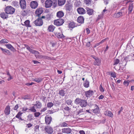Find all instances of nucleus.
<instances>
[{
    "mask_svg": "<svg viewBox=\"0 0 134 134\" xmlns=\"http://www.w3.org/2000/svg\"><path fill=\"white\" fill-rule=\"evenodd\" d=\"M111 76L114 77H116V74H115V72H112L111 73Z\"/></svg>",
    "mask_w": 134,
    "mask_h": 134,
    "instance_id": "nucleus-55",
    "label": "nucleus"
},
{
    "mask_svg": "<svg viewBox=\"0 0 134 134\" xmlns=\"http://www.w3.org/2000/svg\"><path fill=\"white\" fill-rule=\"evenodd\" d=\"M34 83L32 82L31 83H26V85L27 86H30L32 85Z\"/></svg>",
    "mask_w": 134,
    "mask_h": 134,
    "instance_id": "nucleus-57",
    "label": "nucleus"
},
{
    "mask_svg": "<svg viewBox=\"0 0 134 134\" xmlns=\"http://www.w3.org/2000/svg\"><path fill=\"white\" fill-rule=\"evenodd\" d=\"M53 2L51 0H47L45 3V7L47 8L51 7L52 4Z\"/></svg>",
    "mask_w": 134,
    "mask_h": 134,
    "instance_id": "nucleus-11",
    "label": "nucleus"
},
{
    "mask_svg": "<svg viewBox=\"0 0 134 134\" xmlns=\"http://www.w3.org/2000/svg\"><path fill=\"white\" fill-rule=\"evenodd\" d=\"M32 62L34 63V64H38L40 63V62L36 60H32Z\"/></svg>",
    "mask_w": 134,
    "mask_h": 134,
    "instance_id": "nucleus-58",
    "label": "nucleus"
},
{
    "mask_svg": "<svg viewBox=\"0 0 134 134\" xmlns=\"http://www.w3.org/2000/svg\"><path fill=\"white\" fill-rule=\"evenodd\" d=\"M62 132L64 133L69 134L71 132V130L69 128H64L62 129Z\"/></svg>",
    "mask_w": 134,
    "mask_h": 134,
    "instance_id": "nucleus-16",
    "label": "nucleus"
},
{
    "mask_svg": "<svg viewBox=\"0 0 134 134\" xmlns=\"http://www.w3.org/2000/svg\"><path fill=\"white\" fill-rule=\"evenodd\" d=\"M66 93L65 91L63 90H59V95L62 96H65Z\"/></svg>",
    "mask_w": 134,
    "mask_h": 134,
    "instance_id": "nucleus-31",
    "label": "nucleus"
},
{
    "mask_svg": "<svg viewBox=\"0 0 134 134\" xmlns=\"http://www.w3.org/2000/svg\"><path fill=\"white\" fill-rule=\"evenodd\" d=\"M115 84L114 83H112L111 87L112 90L114 91L115 90Z\"/></svg>",
    "mask_w": 134,
    "mask_h": 134,
    "instance_id": "nucleus-53",
    "label": "nucleus"
},
{
    "mask_svg": "<svg viewBox=\"0 0 134 134\" xmlns=\"http://www.w3.org/2000/svg\"><path fill=\"white\" fill-rule=\"evenodd\" d=\"M79 133L80 134H85V131L83 130L80 131Z\"/></svg>",
    "mask_w": 134,
    "mask_h": 134,
    "instance_id": "nucleus-62",
    "label": "nucleus"
},
{
    "mask_svg": "<svg viewBox=\"0 0 134 134\" xmlns=\"http://www.w3.org/2000/svg\"><path fill=\"white\" fill-rule=\"evenodd\" d=\"M130 82V81L129 80L127 81L125 80L123 82V84L126 86H127L129 84Z\"/></svg>",
    "mask_w": 134,
    "mask_h": 134,
    "instance_id": "nucleus-43",
    "label": "nucleus"
},
{
    "mask_svg": "<svg viewBox=\"0 0 134 134\" xmlns=\"http://www.w3.org/2000/svg\"><path fill=\"white\" fill-rule=\"evenodd\" d=\"M30 6L32 9H35L37 7L38 4L36 1H32L30 2Z\"/></svg>",
    "mask_w": 134,
    "mask_h": 134,
    "instance_id": "nucleus-9",
    "label": "nucleus"
},
{
    "mask_svg": "<svg viewBox=\"0 0 134 134\" xmlns=\"http://www.w3.org/2000/svg\"><path fill=\"white\" fill-rule=\"evenodd\" d=\"M24 25L26 27H31V26L30 25V21L29 20H27L24 22Z\"/></svg>",
    "mask_w": 134,
    "mask_h": 134,
    "instance_id": "nucleus-35",
    "label": "nucleus"
},
{
    "mask_svg": "<svg viewBox=\"0 0 134 134\" xmlns=\"http://www.w3.org/2000/svg\"><path fill=\"white\" fill-rule=\"evenodd\" d=\"M10 107L9 105L7 106L4 110V112L5 114L6 115H9L10 112Z\"/></svg>",
    "mask_w": 134,
    "mask_h": 134,
    "instance_id": "nucleus-17",
    "label": "nucleus"
},
{
    "mask_svg": "<svg viewBox=\"0 0 134 134\" xmlns=\"http://www.w3.org/2000/svg\"><path fill=\"white\" fill-rule=\"evenodd\" d=\"M19 108L18 104L16 105L14 108V109L15 110H16Z\"/></svg>",
    "mask_w": 134,
    "mask_h": 134,
    "instance_id": "nucleus-59",
    "label": "nucleus"
},
{
    "mask_svg": "<svg viewBox=\"0 0 134 134\" xmlns=\"http://www.w3.org/2000/svg\"><path fill=\"white\" fill-rule=\"evenodd\" d=\"M34 23L36 26H40L43 25V22L41 18H38L34 21Z\"/></svg>",
    "mask_w": 134,
    "mask_h": 134,
    "instance_id": "nucleus-5",
    "label": "nucleus"
},
{
    "mask_svg": "<svg viewBox=\"0 0 134 134\" xmlns=\"http://www.w3.org/2000/svg\"><path fill=\"white\" fill-rule=\"evenodd\" d=\"M6 13L4 12L1 13L0 14L1 17L2 18L4 19H7L8 18V16Z\"/></svg>",
    "mask_w": 134,
    "mask_h": 134,
    "instance_id": "nucleus-28",
    "label": "nucleus"
},
{
    "mask_svg": "<svg viewBox=\"0 0 134 134\" xmlns=\"http://www.w3.org/2000/svg\"><path fill=\"white\" fill-rule=\"evenodd\" d=\"M86 9L87 10V13L89 15H91L93 14L94 10L92 9H90L88 7H87Z\"/></svg>",
    "mask_w": 134,
    "mask_h": 134,
    "instance_id": "nucleus-23",
    "label": "nucleus"
},
{
    "mask_svg": "<svg viewBox=\"0 0 134 134\" xmlns=\"http://www.w3.org/2000/svg\"><path fill=\"white\" fill-rule=\"evenodd\" d=\"M19 3L21 9H24L26 8V4L25 0H20Z\"/></svg>",
    "mask_w": 134,
    "mask_h": 134,
    "instance_id": "nucleus-8",
    "label": "nucleus"
},
{
    "mask_svg": "<svg viewBox=\"0 0 134 134\" xmlns=\"http://www.w3.org/2000/svg\"><path fill=\"white\" fill-rule=\"evenodd\" d=\"M40 113L38 112H36L34 113V116L35 117H38L40 115Z\"/></svg>",
    "mask_w": 134,
    "mask_h": 134,
    "instance_id": "nucleus-52",
    "label": "nucleus"
},
{
    "mask_svg": "<svg viewBox=\"0 0 134 134\" xmlns=\"http://www.w3.org/2000/svg\"><path fill=\"white\" fill-rule=\"evenodd\" d=\"M99 89L101 92H103L104 91V90L102 87L101 84L100 85L99 87Z\"/></svg>",
    "mask_w": 134,
    "mask_h": 134,
    "instance_id": "nucleus-51",
    "label": "nucleus"
},
{
    "mask_svg": "<svg viewBox=\"0 0 134 134\" xmlns=\"http://www.w3.org/2000/svg\"><path fill=\"white\" fill-rule=\"evenodd\" d=\"M66 10V11L70 12L72 8V5L70 3H68L65 5Z\"/></svg>",
    "mask_w": 134,
    "mask_h": 134,
    "instance_id": "nucleus-20",
    "label": "nucleus"
},
{
    "mask_svg": "<svg viewBox=\"0 0 134 134\" xmlns=\"http://www.w3.org/2000/svg\"><path fill=\"white\" fill-rule=\"evenodd\" d=\"M53 105V103L52 102H49L47 104V106L48 108H51Z\"/></svg>",
    "mask_w": 134,
    "mask_h": 134,
    "instance_id": "nucleus-48",
    "label": "nucleus"
},
{
    "mask_svg": "<svg viewBox=\"0 0 134 134\" xmlns=\"http://www.w3.org/2000/svg\"><path fill=\"white\" fill-rule=\"evenodd\" d=\"M4 11L7 14H12L14 13L15 9L12 6H8L5 8Z\"/></svg>",
    "mask_w": 134,
    "mask_h": 134,
    "instance_id": "nucleus-2",
    "label": "nucleus"
},
{
    "mask_svg": "<svg viewBox=\"0 0 134 134\" xmlns=\"http://www.w3.org/2000/svg\"><path fill=\"white\" fill-rule=\"evenodd\" d=\"M65 0H58V5L59 6H61L64 5L65 2Z\"/></svg>",
    "mask_w": 134,
    "mask_h": 134,
    "instance_id": "nucleus-27",
    "label": "nucleus"
},
{
    "mask_svg": "<svg viewBox=\"0 0 134 134\" xmlns=\"http://www.w3.org/2000/svg\"><path fill=\"white\" fill-rule=\"evenodd\" d=\"M72 102V101L70 99L67 100L65 102L68 105H71Z\"/></svg>",
    "mask_w": 134,
    "mask_h": 134,
    "instance_id": "nucleus-47",
    "label": "nucleus"
},
{
    "mask_svg": "<svg viewBox=\"0 0 134 134\" xmlns=\"http://www.w3.org/2000/svg\"><path fill=\"white\" fill-rule=\"evenodd\" d=\"M91 46V43L90 42H89L86 43V46L87 47H89Z\"/></svg>",
    "mask_w": 134,
    "mask_h": 134,
    "instance_id": "nucleus-60",
    "label": "nucleus"
},
{
    "mask_svg": "<svg viewBox=\"0 0 134 134\" xmlns=\"http://www.w3.org/2000/svg\"><path fill=\"white\" fill-rule=\"evenodd\" d=\"M75 24L74 22H71L69 24V28H73L75 27Z\"/></svg>",
    "mask_w": 134,
    "mask_h": 134,
    "instance_id": "nucleus-44",
    "label": "nucleus"
},
{
    "mask_svg": "<svg viewBox=\"0 0 134 134\" xmlns=\"http://www.w3.org/2000/svg\"><path fill=\"white\" fill-rule=\"evenodd\" d=\"M107 10L105 9V8L103 10V12H102V15L104 14H106L107 13Z\"/></svg>",
    "mask_w": 134,
    "mask_h": 134,
    "instance_id": "nucleus-56",
    "label": "nucleus"
},
{
    "mask_svg": "<svg viewBox=\"0 0 134 134\" xmlns=\"http://www.w3.org/2000/svg\"><path fill=\"white\" fill-rule=\"evenodd\" d=\"M123 108L122 107H121L120 109V110L118 111V114H120L121 112L123 110Z\"/></svg>",
    "mask_w": 134,
    "mask_h": 134,
    "instance_id": "nucleus-63",
    "label": "nucleus"
},
{
    "mask_svg": "<svg viewBox=\"0 0 134 134\" xmlns=\"http://www.w3.org/2000/svg\"><path fill=\"white\" fill-rule=\"evenodd\" d=\"M5 46L7 48L12 51L14 52L16 51L15 48L10 44H5Z\"/></svg>",
    "mask_w": 134,
    "mask_h": 134,
    "instance_id": "nucleus-21",
    "label": "nucleus"
},
{
    "mask_svg": "<svg viewBox=\"0 0 134 134\" xmlns=\"http://www.w3.org/2000/svg\"><path fill=\"white\" fill-rule=\"evenodd\" d=\"M94 109L92 110L93 112L96 114H98L100 112V110L98 106L96 104L94 105Z\"/></svg>",
    "mask_w": 134,
    "mask_h": 134,
    "instance_id": "nucleus-13",
    "label": "nucleus"
},
{
    "mask_svg": "<svg viewBox=\"0 0 134 134\" xmlns=\"http://www.w3.org/2000/svg\"><path fill=\"white\" fill-rule=\"evenodd\" d=\"M83 86L86 88H88L89 86V82L87 79L83 83Z\"/></svg>",
    "mask_w": 134,
    "mask_h": 134,
    "instance_id": "nucleus-32",
    "label": "nucleus"
},
{
    "mask_svg": "<svg viewBox=\"0 0 134 134\" xmlns=\"http://www.w3.org/2000/svg\"><path fill=\"white\" fill-rule=\"evenodd\" d=\"M42 79L41 78L39 77L34 79L33 81H35L37 83H39L40 82L42 81Z\"/></svg>",
    "mask_w": 134,
    "mask_h": 134,
    "instance_id": "nucleus-36",
    "label": "nucleus"
},
{
    "mask_svg": "<svg viewBox=\"0 0 134 134\" xmlns=\"http://www.w3.org/2000/svg\"><path fill=\"white\" fill-rule=\"evenodd\" d=\"M124 9L125 8L124 7L121 8L120 12L115 13L113 15V16L116 18H118L122 16L124 14Z\"/></svg>",
    "mask_w": 134,
    "mask_h": 134,
    "instance_id": "nucleus-4",
    "label": "nucleus"
},
{
    "mask_svg": "<svg viewBox=\"0 0 134 134\" xmlns=\"http://www.w3.org/2000/svg\"><path fill=\"white\" fill-rule=\"evenodd\" d=\"M133 4L132 2H130L129 4V14H130L133 10Z\"/></svg>",
    "mask_w": 134,
    "mask_h": 134,
    "instance_id": "nucleus-18",
    "label": "nucleus"
},
{
    "mask_svg": "<svg viewBox=\"0 0 134 134\" xmlns=\"http://www.w3.org/2000/svg\"><path fill=\"white\" fill-rule=\"evenodd\" d=\"M47 110V108H43V109H42L41 110V112H44V111H45L46 110Z\"/></svg>",
    "mask_w": 134,
    "mask_h": 134,
    "instance_id": "nucleus-64",
    "label": "nucleus"
},
{
    "mask_svg": "<svg viewBox=\"0 0 134 134\" xmlns=\"http://www.w3.org/2000/svg\"><path fill=\"white\" fill-rule=\"evenodd\" d=\"M60 126L62 127H65L68 126V124L65 122H63L60 124Z\"/></svg>",
    "mask_w": 134,
    "mask_h": 134,
    "instance_id": "nucleus-45",
    "label": "nucleus"
},
{
    "mask_svg": "<svg viewBox=\"0 0 134 134\" xmlns=\"http://www.w3.org/2000/svg\"><path fill=\"white\" fill-rule=\"evenodd\" d=\"M93 93V91L90 90L85 92V95L87 97H90L92 96Z\"/></svg>",
    "mask_w": 134,
    "mask_h": 134,
    "instance_id": "nucleus-14",
    "label": "nucleus"
},
{
    "mask_svg": "<svg viewBox=\"0 0 134 134\" xmlns=\"http://www.w3.org/2000/svg\"><path fill=\"white\" fill-rule=\"evenodd\" d=\"M84 19L83 17L80 16L78 17L77 19V22L80 23H82L84 22Z\"/></svg>",
    "mask_w": 134,
    "mask_h": 134,
    "instance_id": "nucleus-26",
    "label": "nucleus"
},
{
    "mask_svg": "<svg viewBox=\"0 0 134 134\" xmlns=\"http://www.w3.org/2000/svg\"><path fill=\"white\" fill-rule=\"evenodd\" d=\"M104 114L105 115L108 116L109 117L111 118L113 117V114L111 111L108 110L105 111L104 113Z\"/></svg>",
    "mask_w": 134,
    "mask_h": 134,
    "instance_id": "nucleus-22",
    "label": "nucleus"
},
{
    "mask_svg": "<svg viewBox=\"0 0 134 134\" xmlns=\"http://www.w3.org/2000/svg\"><path fill=\"white\" fill-rule=\"evenodd\" d=\"M53 5L55 7H56L57 5V0H54V1Z\"/></svg>",
    "mask_w": 134,
    "mask_h": 134,
    "instance_id": "nucleus-50",
    "label": "nucleus"
},
{
    "mask_svg": "<svg viewBox=\"0 0 134 134\" xmlns=\"http://www.w3.org/2000/svg\"><path fill=\"white\" fill-rule=\"evenodd\" d=\"M12 5L14 7H18L19 6V3L18 2L16 1H14L12 2Z\"/></svg>",
    "mask_w": 134,
    "mask_h": 134,
    "instance_id": "nucleus-39",
    "label": "nucleus"
},
{
    "mask_svg": "<svg viewBox=\"0 0 134 134\" xmlns=\"http://www.w3.org/2000/svg\"><path fill=\"white\" fill-rule=\"evenodd\" d=\"M75 104H79L82 107H86L87 104V101L85 99H82L79 98H77L74 101Z\"/></svg>",
    "mask_w": 134,
    "mask_h": 134,
    "instance_id": "nucleus-1",
    "label": "nucleus"
},
{
    "mask_svg": "<svg viewBox=\"0 0 134 134\" xmlns=\"http://www.w3.org/2000/svg\"><path fill=\"white\" fill-rule=\"evenodd\" d=\"M36 104H34V105L37 108H40L42 106L41 103L39 101H36Z\"/></svg>",
    "mask_w": 134,
    "mask_h": 134,
    "instance_id": "nucleus-30",
    "label": "nucleus"
},
{
    "mask_svg": "<svg viewBox=\"0 0 134 134\" xmlns=\"http://www.w3.org/2000/svg\"><path fill=\"white\" fill-rule=\"evenodd\" d=\"M120 62L119 60L118 59H115L114 60L113 65H115L118 64Z\"/></svg>",
    "mask_w": 134,
    "mask_h": 134,
    "instance_id": "nucleus-46",
    "label": "nucleus"
},
{
    "mask_svg": "<svg viewBox=\"0 0 134 134\" xmlns=\"http://www.w3.org/2000/svg\"><path fill=\"white\" fill-rule=\"evenodd\" d=\"M55 28V27L53 25H51L49 26L48 30L49 32H53Z\"/></svg>",
    "mask_w": 134,
    "mask_h": 134,
    "instance_id": "nucleus-34",
    "label": "nucleus"
},
{
    "mask_svg": "<svg viewBox=\"0 0 134 134\" xmlns=\"http://www.w3.org/2000/svg\"><path fill=\"white\" fill-rule=\"evenodd\" d=\"M50 57L46 55H41L40 59H49Z\"/></svg>",
    "mask_w": 134,
    "mask_h": 134,
    "instance_id": "nucleus-42",
    "label": "nucleus"
},
{
    "mask_svg": "<svg viewBox=\"0 0 134 134\" xmlns=\"http://www.w3.org/2000/svg\"><path fill=\"white\" fill-rule=\"evenodd\" d=\"M28 109V108L26 107H23L22 109V112H24L26 111Z\"/></svg>",
    "mask_w": 134,
    "mask_h": 134,
    "instance_id": "nucleus-54",
    "label": "nucleus"
},
{
    "mask_svg": "<svg viewBox=\"0 0 134 134\" xmlns=\"http://www.w3.org/2000/svg\"><path fill=\"white\" fill-rule=\"evenodd\" d=\"M9 41L5 39H2L0 41V43L1 44L7 43Z\"/></svg>",
    "mask_w": 134,
    "mask_h": 134,
    "instance_id": "nucleus-37",
    "label": "nucleus"
},
{
    "mask_svg": "<svg viewBox=\"0 0 134 134\" xmlns=\"http://www.w3.org/2000/svg\"><path fill=\"white\" fill-rule=\"evenodd\" d=\"M64 20L62 19H59L55 20L54 21V24L57 26H60L62 25L64 23Z\"/></svg>",
    "mask_w": 134,
    "mask_h": 134,
    "instance_id": "nucleus-6",
    "label": "nucleus"
},
{
    "mask_svg": "<svg viewBox=\"0 0 134 134\" xmlns=\"http://www.w3.org/2000/svg\"><path fill=\"white\" fill-rule=\"evenodd\" d=\"M39 52L38 51H35V53H34V54H35V56L36 58L40 59V56L41 55H39Z\"/></svg>",
    "mask_w": 134,
    "mask_h": 134,
    "instance_id": "nucleus-38",
    "label": "nucleus"
},
{
    "mask_svg": "<svg viewBox=\"0 0 134 134\" xmlns=\"http://www.w3.org/2000/svg\"><path fill=\"white\" fill-rule=\"evenodd\" d=\"M101 62V61L97 57L95 59L94 62V65L97 66H99Z\"/></svg>",
    "mask_w": 134,
    "mask_h": 134,
    "instance_id": "nucleus-25",
    "label": "nucleus"
},
{
    "mask_svg": "<svg viewBox=\"0 0 134 134\" xmlns=\"http://www.w3.org/2000/svg\"><path fill=\"white\" fill-rule=\"evenodd\" d=\"M39 126L38 125H36L34 128V130L36 132H38L39 131Z\"/></svg>",
    "mask_w": 134,
    "mask_h": 134,
    "instance_id": "nucleus-49",
    "label": "nucleus"
},
{
    "mask_svg": "<svg viewBox=\"0 0 134 134\" xmlns=\"http://www.w3.org/2000/svg\"><path fill=\"white\" fill-rule=\"evenodd\" d=\"M43 12V8H39L37 9L35 11V13L37 16H39Z\"/></svg>",
    "mask_w": 134,
    "mask_h": 134,
    "instance_id": "nucleus-10",
    "label": "nucleus"
},
{
    "mask_svg": "<svg viewBox=\"0 0 134 134\" xmlns=\"http://www.w3.org/2000/svg\"><path fill=\"white\" fill-rule=\"evenodd\" d=\"M33 105V106L30 107V108L29 109V110L32 112H35L36 111V110L35 109V106H34V104H32V105Z\"/></svg>",
    "mask_w": 134,
    "mask_h": 134,
    "instance_id": "nucleus-33",
    "label": "nucleus"
},
{
    "mask_svg": "<svg viewBox=\"0 0 134 134\" xmlns=\"http://www.w3.org/2000/svg\"><path fill=\"white\" fill-rule=\"evenodd\" d=\"M84 3L87 5H90L92 3V0H84Z\"/></svg>",
    "mask_w": 134,
    "mask_h": 134,
    "instance_id": "nucleus-40",
    "label": "nucleus"
},
{
    "mask_svg": "<svg viewBox=\"0 0 134 134\" xmlns=\"http://www.w3.org/2000/svg\"><path fill=\"white\" fill-rule=\"evenodd\" d=\"M44 130L46 133L49 134H51L53 132V129L52 127L49 126L45 127Z\"/></svg>",
    "mask_w": 134,
    "mask_h": 134,
    "instance_id": "nucleus-7",
    "label": "nucleus"
},
{
    "mask_svg": "<svg viewBox=\"0 0 134 134\" xmlns=\"http://www.w3.org/2000/svg\"><path fill=\"white\" fill-rule=\"evenodd\" d=\"M54 33L55 35L58 38H64L65 36L63 35L62 32V30L61 28H59L57 31H55Z\"/></svg>",
    "mask_w": 134,
    "mask_h": 134,
    "instance_id": "nucleus-3",
    "label": "nucleus"
},
{
    "mask_svg": "<svg viewBox=\"0 0 134 134\" xmlns=\"http://www.w3.org/2000/svg\"><path fill=\"white\" fill-rule=\"evenodd\" d=\"M0 48L4 54L8 55H10L11 54V53L9 50L6 49H4L2 47H0Z\"/></svg>",
    "mask_w": 134,
    "mask_h": 134,
    "instance_id": "nucleus-19",
    "label": "nucleus"
},
{
    "mask_svg": "<svg viewBox=\"0 0 134 134\" xmlns=\"http://www.w3.org/2000/svg\"><path fill=\"white\" fill-rule=\"evenodd\" d=\"M26 49L28 50L31 53L33 54L35 53L36 50L32 49H31L30 47L28 45H26L25 46Z\"/></svg>",
    "mask_w": 134,
    "mask_h": 134,
    "instance_id": "nucleus-29",
    "label": "nucleus"
},
{
    "mask_svg": "<svg viewBox=\"0 0 134 134\" xmlns=\"http://www.w3.org/2000/svg\"><path fill=\"white\" fill-rule=\"evenodd\" d=\"M22 113H21L20 112H19L16 116L15 117L17 118L20 120H22V119L21 118V114H22Z\"/></svg>",
    "mask_w": 134,
    "mask_h": 134,
    "instance_id": "nucleus-41",
    "label": "nucleus"
},
{
    "mask_svg": "<svg viewBox=\"0 0 134 134\" xmlns=\"http://www.w3.org/2000/svg\"><path fill=\"white\" fill-rule=\"evenodd\" d=\"M32 125L31 124H27L26 127H27V128H29L31 127Z\"/></svg>",
    "mask_w": 134,
    "mask_h": 134,
    "instance_id": "nucleus-61",
    "label": "nucleus"
},
{
    "mask_svg": "<svg viewBox=\"0 0 134 134\" xmlns=\"http://www.w3.org/2000/svg\"><path fill=\"white\" fill-rule=\"evenodd\" d=\"M52 120V118L50 116L47 115L45 117V121L46 124L48 125L50 124Z\"/></svg>",
    "mask_w": 134,
    "mask_h": 134,
    "instance_id": "nucleus-12",
    "label": "nucleus"
},
{
    "mask_svg": "<svg viewBox=\"0 0 134 134\" xmlns=\"http://www.w3.org/2000/svg\"><path fill=\"white\" fill-rule=\"evenodd\" d=\"M64 13L62 11L58 12L57 13V16L59 18H61L64 15Z\"/></svg>",
    "mask_w": 134,
    "mask_h": 134,
    "instance_id": "nucleus-24",
    "label": "nucleus"
},
{
    "mask_svg": "<svg viewBox=\"0 0 134 134\" xmlns=\"http://www.w3.org/2000/svg\"><path fill=\"white\" fill-rule=\"evenodd\" d=\"M78 13L80 14H83L85 13V10L82 8H79L77 9Z\"/></svg>",
    "mask_w": 134,
    "mask_h": 134,
    "instance_id": "nucleus-15",
    "label": "nucleus"
}]
</instances>
